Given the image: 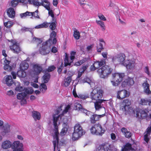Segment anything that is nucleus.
Wrapping results in <instances>:
<instances>
[{
  "instance_id": "6ab92c4d",
  "label": "nucleus",
  "mask_w": 151,
  "mask_h": 151,
  "mask_svg": "<svg viewBox=\"0 0 151 151\" xmlns=\"http://www.w3.org/2000/svg\"><path fill=\"white\" fill-rule=\"evenodd\" d=\"M131 104V102L129 100H124L121 104L120 109L123 111H126L127 108H129Z\"/></svg>"
},
{
  "instance_id": "b1692460",
  "label": "nucleus",
  "mask_w": 151,
  "mask_h": 151,
  "mask_svg": "<svg viewBox=\"0 0 151 151\" xmlns=\"http://www.w3.org/2000/svg\"><path fill=\"white\" fill-rule=\"evenodd\" d=\"M8 16L10 18L13 19L14 18L15 12L14 9L13 8L10 7L6 11Z\"/></svg>"
},
{
  "instance_id": "72a5a7b5",
  "label": "nucleus",
  "mask_w": 151,
  "mask_h": 151,
  "mask_svg": "<svg viewBox=\"0 0 151 151\" xmlns=\"http://www.w3.org/2000/svg\"><path fill=\"white\" fill-rule=\"evenodd\" d=\"M100 43L99 45L97 46V51L99 52H101V50L104 49L103 47V44H105V42L103 39H101L99 40Z\"/></svg>"
},
{
  "instance_id": "09e8293b",
  "label": "nucleus",
  "mask_w": 151,
  "mask_h": 151,
  "mask_svg": "<svg viewBox=\"0 0 151 151\" xmlns=\"http://www.w3.org/2000/svg\"><path fill=\"white\" fill-rule=\"evenodd\" d=\"M65 127L64 126L63 128L62 129L61 132V133L62 134H65L66 133L67 131L68 130V126L67 124H65Z\"/></svg>"
},
{
  "instance_id": "680f3d73",
  "label": "nucleus",
  "mask_w": 151,
  "mask_h": 151,
  "mask_svg": "<svg viewBox=\"0 0 151 151\" xmlns=\"http://www.w3.org/2000/svg\"><path fill=\"white\" fill-rule=\"evenodd\" d=\"M88 67L87 65H83V66L79 69V71L84 73V72L87 69Z\"/></svg>"
},
{
  "instance_id": "a878e982",
  "label": "nucleus",
  "mask_w": 151,
  "mask_h": 151,
  "mask_svg": "<svg viewBox=\"0 0 151 151\" xmlns=\"http://www.w3.org/2000/svg\"><path fill=\"white\" fill-rule=\"evenodd\" d=\"M106 101L104 99L96 101L94 103V106L95 109L96 110H99L100 109H101L102 108L101 105V104L104 101Z\"/></svg>"
},
{
  "instance_id": "f257e3e1",
  "label": "nucleus",
  "mask_w": 151,
  "mask_h": 151,
  "mask_svg": "<svg viewBox=\"0 0 151 151\" xmlns=\"http://www.w3.org/2000/svg\"><path fill=\"white\" fill-rule=\"evenodd\" d=\"M85 132L79 123L76 124L74 127V132L73 133L72 139L73 141L77 140L85 134Z\"/></svg>"
},
{
  "instance_id": "603ef678",
  "label": "nucleus",
  "mask_w": 151,
  "mask_h": 151,
  "mask_svg": "<svg viewBox=\"0 0 151 151\" xmlns=\"http://www.w3.org/2000/svg\"><path fill=\"white\" fill-rule=\"evenodd\" d=\"M38 9H37L35 12H32V17H34L35 18L40 19V17L38 14Z\"/></svg>"
},
{
  "instance_id": "423d86ee",
  "label": "nucleus",
  "mask_w": 151,
  "mask_h": 151,
  "mask_svg": "<svg viewBox=\"0 0 151 151\" xmlns=\"http://www.w3.org/2000/svg\"><path fill=\"white\" fill-rule=\"evenodd\" d=\"M124 76V73H115L112 74V81L111 82L114 86H117L122 80Z\"/></svg>"
},
{
  "instance_id": "58836bf2",
  "label": "nucleus",
  "mask_w": 151,
  "mask_h": 151,
  "mask_svg": "<svg viewBox=\"0 0 151 151\" xmlns=\"http://www.w3.org/2000/svg\"><path fill=\"white\" fill-rule=\"evenodd\" d=\"M140 104L142 105H146L148 104L149 105V101L146 99H141L139 102Z\"/></svg>"
},
{
  "instance_id": "6e6d98bb",
  "label": "nucleus",
  "mask_w": 151,
  "mask_h": 151,
  "mask_svg": "<svg viewBox=\"0 0 151 151\" xmlns=\"http://www.w3.org/2000/svg\"><path fill=\"white\" fill-rule=\"evenodd\" d=\"M63 63L62 61L61 64L58 67L57 71L59 74H60L61 73V71L63 67Z\"/></svg>"
},
{
  "instance_id": "4be33fe9",
  "label": "nucleus",
  "mask_w": 151,
  "mask_h": 151,
  "mask_svg": "<svg viewBox=\"0 0 151 151\" xmlns=\"http://www.w3.org/2000/svg\"><path fill=\"white\" fill-rule=\"evenodd\" d=\"M139 114H140V116L142 119L146 118L148 115L147 112L145 110L139 109V111L136 112V116L137 117L139 116Z\"/></svg>"
},
{
  "instance_id": "ea45409f",
  "label": "nucleus",
  "mask_w": 151,
  "mask_h": 151,
  "mask_svg": "<svg viewBox=\"0 0 151 151\" xmlns=\"http://www.w3.org/2000/svg\"><path fill=\"white\" fill-rule=\"evenodd\" d=\"M26 96L25 92H22L18 93L17 95V98L19 100H21L24 99Z\"/></svg>"
},
{
  "instance_id": "e433bc0d",
  "label": "nucleus",
  "mask_w": 151,
  "mask_h": 151,
  "mask_svg": "<svg viewBox=\"0 0 151 151\" xmlns=\"http://www.w3.org/2000/svg\"><path fill=\"white\" fill-rule=\"evenodd\" d=\"M132 145L129 143H126L123 148L121 151H128L131 149Z\"/></svg>"
},
{
  "instance_id": "6e6552de",
  "label": "nucleus",
  "mask_w": 151,
  "mask_h": 151,
  "mask_svg": "<svg viewBox=\"0 0 151 151\" xmlns=\"http://www.w3.org/2000/svg\"><path fill=\"white\" fill-rule=\"evenodd\" d=\"M70 54V60H69L68 55L66 52L65 53V58L64 59V66L65 67H66L68 65L70 66L71 64L73 63V60L75 58V55H76V52L73 51H72Z\"/></svg>"
},
{
  "instance_id": "0e129e2a",
  "label": "nucleus",
  "mask_w": 151,
  "mask_h": 151,
  "mask_svg": "<svg viewBox=\"0 0 151 151\" xmlns=\"http://www.w3.org/2000/svg\"><path fill=\"white\" fill-rule=\"evenodd\" d=\"M145 132L150 135L151 134V126L147 128Z\"/></svg>"
},
{
  "instance_id": "864d4df0",
  "label": "nucleus",
  "mask_w": 151,
  "mask_h": 151,
  "mask_svg": "<svg viewBox=\"0 0 151 151\" xmlns=\"http://www.w3.org/2000/svg\"><path fill=\"white\" fill-rule=\"evenodd\" d=\"M75 107L76 108V109L78 110H80L82 109V106L81 104L79 103H76L75 104Z\"/></svg>"
},
{
  "instance_id": "a18cd8bd",
  "label": "nucleus",
  "mask_w": 151,
  "mask_h": 151,
  "mask_svg": "<svg viewBox=\"0 0 151 151\" xmlns=\"http://www.w3.org/2000/svg\"><path fill=\"white\" fill-rule=\"evenodd\" d=\"M55 68V67L53 65L50 66L48 67L47 69L46 70H45V73L47 71L48 72H51L54 70Z\"/></svg>"
},
{
  "instance_id": "9d476101",
  "label": "nucleus",
  "mask_w": 151,
  "mask_h": 151,
  "mask_svg": "<svg viewBox=\"0 0 151 151\" xmlns=\"http://www.w3.org/2000/svg\"><path fill=\"white\" fill-rule=\"evenodd\" d=\"M12 45L9 46L10 50L14 53L18 54L21 51L19 43L13 40H11Z\"/></svg>"
},
{
  "instance_id": "c756f323",
  "label": "nucleus",
  "mask_w": 151,
  "mask_h": 151,
  "mask_svg": "<svg viewBox=\"0 0 151 151\" xmlns=\"http://www.w3.org/2000/svg\"><path fill=\"white\" fill-rule=\"evenodd\" d=\"M29 67V64L26 61L22 62L20 65V68L21 70H27Z\"/></svg>"
},
{
  "instance_id": "49530a36",
  "label": "nucleus",
  "mask_w": 151,
  "mask_h": 151,
  "mask_svg": "<svg viewBox=\"0 0 151 151\" xmlns=\"http://www.w3.org/2000/svg\"><path fill=\"white\" fill-rule=\"evenodd\" d=\"M19 0H13L11 2V6L12 7H16L18 4Z\"/></svg>"
},
{
  "instance_id": "0eeeda50",
  "label": "nucleus",
  "mask_w": 151,
  "mask_h": 151,
  "mask_svg": "<svg viewBox=\"0 0 151 151\" xmlns=\"http://www.w3.org/2000/svg\"><path fill=\"white\" fill-rule=\"evenodd\" d=\"M52 45L48 42L45 43V42H44L43 43L42 46L40 48V53L43 55H46L48 54L50 51L51 47Z\"/></svg>"
},
{
  "instance_id": "f03ea898",
  "label": "nucleus",
  "mask_w": 151,
  "mask_h": 151,
  "mask_svg": "<svg viewBox=\"0 0 151 151\" xmlns=\"http://www.w3.org/2000/svg\"><path fill=\"white\" fill-rule=\"evenodd\" d=\"M113 71V69L109 66L105 65L99 69L97 72L100 77L105 78H107Z\"/></svg>"
},
{
  "instance_id": "5701e85b",
  "label": "nucleus",
  "mask_w": 151,
  "mask_h": 151,
  "mask_svg": "<svg viewBox=\"0 0 151 151\" xmlns=\"http://www.w3.org/2000/svg\"><path fill=\"white\" fill-rule=\"evenodd\" d=\"M110 148V145L108 143L105 142L100 145L98 147V149L101 151H108Z\"/></svg>"
},
{
  "instance_id": "1a4fd4ad",
  "label": "nucleus",
  "mask_w": 151,
  "mask_h": 151,
  "mask_svg": "<svg viewBox=\"0 0 151 151\" xmlns=\"http://www.w3.org/2000/svg\"><path fill=\"white\" fill-rule=\"evenodd\" d=\"M50 3L48 0H45L44 1L42 2L40 5V6H42L44 7L48 11V15L52 17V20L56 19L55 17L53 11L50 9Z\"/></svg>"
},
{
  "instance_id": "7ed1b4c3",
  "label": "nucleus",
  "mask_w": 151,
  "mask_h": 151,
  "mask_svg": "<svg viewBox=\"0 0 151 151\" xmlns=\"http://www.w3.org/2000/svg\"><path fill=\"white\" fill-rule=\"evenodd\" d=\"M59 116L57 117L54 116L53 121V124L54 126V131H55V137H54V138L56 139V140L53 141L54 149L55 150L56 148L57 145H58L59 141L58 132V127L57 125V122L59 118Z\"/></svg>"
},
{
  "instance_id": "de8ad7c7",
  "label": "nucleus",
  "mask_w": 151,
  "mask_h": 151,
  "mask_svg": "<svg viewBox=\"0 0 151 151\" xmlns=\"http://www.w3.org/2000/svg\"><path fill=\"white\" fill-rule=\"evenodd\" d=\"M96 22L98 24L100 25L104 30L105 29V27L104 22L100 20H97Z\"/></svg>"
},
{
  "instance_id": "8fccbe9b",
  "label": "nucleus",
  "mask_w": 151,
  "mask_h": 151,
  "mask_svg": "<svg viewBox=\"0 0 151 151\" xmlns=\"http://www.w3.org/2000/svg\"><path fill=\"white\" fill-rule=\"evenodd\" d=\"M73 36L76 39L78 40L79 39L80 37V33L77 30L75 31L74 32Z\"/></svg>"
},
{
  "instance_id": "f704fd0d",
  "label": "nucleus",
  "mask_w": 151,
  "mask_h": 151,
  "mask_svg": "<svg viewBox=\"0 0 151 151\" xmlns=\"http://www.w3.org/2000/svg\"><path fill=\"white\" fill-rule=\"evenodd\" d=\"M49 25V23L46 22L43 23L42 24L36 26L35 28L36 29H40L43 28H47L48 27Z\"/></svg>"
},
{
  "instance_id": "473e14b6",
  "label": "nucleus",
  "mask_w": 151,
  "mask_h": 151,
  "mask_svg": "<svg viewBox=\"0 0 151 151\" xmlns=\"http://www.w3.org/2000/svg\"><path fill=\"white\" fill-rule=\"evenodd\" d=\"M72 79L71 76H69L65 78L64 79L63 86L65 87H67L68 86L71 81Z\"/></svg>"
},
{
  "instance_id": "a19ab883",
  "label": "nucleus",
  "mask_w": 151,
  "mask_h": 151,
  "mask_svg": "<svg viewBox=\"0 0 151 151\" xmlns=\"http://www.w3.org/2000/svg\"><path fill=\"white\" fill-rule=\"evenodd\" d=\"M150 138V135L144 132V140L147 143H148Z\"/></svg>"
},
{
  "instance_id": "a211bd4d",
  "label": "nucleus",
  "mask_w": 151,
  "mask_h": 151,
  "mask_svg": "<svg viewBox=\"0 0 151 151\" xmlns=\"http://www.w3.org/2000/svg\"><path fill=\"white\" fill-rule=\"evenodd\" d=\"M33 68L35 74L36 75H39L41 72L45 73L44 70H42V67L40 65L38 64H34L33 65Z\"/></svg>"
},
{
  "instance_id": "bf43d9fd",
  "label": "nucleus",
  "mask_w": 151,
  "mask_h": 151,
  "mask_svg": "<svg viewBox=\"0 0 151 151\" xmlns=\"http://www.w3.org/2000/svg\"><path fill=\"white\" fill-rule=\"evenodd\" d=\"M122 86L123 87H126L127 86H129L128 83L127 81V79H125L122 83Z\"/></svg>"
},
{
  "instance_id": "e2e57ef3",
  "label": "nucleus",
  "mask_w": 151,
  "mask_h": 151,
  "mask_svg": "<svg viewBox=\"0 0 151 151\" xmlns=\"http://www.w3.org/2000/svg\"><path fill=\"white\" fill-rule=\"evenodd\" d=\"M145 132L150 135L151 134V126L147 128Z\"/></svg>"
},
{
  "instance_id": "2f4dec72",
  "label": "nucleus",
  "mask_w": 151,
  "mask_h": 151,
  "mask_svg": "<svg viewBox=\"0 0 151 151\" xmlns=\"http://www.w3.org/2000/svg\"><path fill=\"white\" fill-rule=\"evenodd\" d=\"M5 81L6 84L9 86H11L13 83V81L11 76H6Z\"/></svg>"
},
{
  "instance_id": "052dcab7",
  "label": "nucleus",
  "mask_w": 151,
  "mask_h": 151,
  "mask_svg": "<svg viewBox=\"0 0 151 151\" xmlns=\"http://www.w3.org/2000/svg\"><path fill=\"white\" fill-rule=\"evenodd\" d=\"M98 16L99 18L102 20L106 21V19L105 17L102 14H98Z\"/></svg>"
},
{
  "instance_id": "aec40b11",
  "label": "nucleus",
  "mask_w": 151,
  "mask_h": 151,
  "mask_svg": "<svg viewBox=\"0 0 151 151\" xmlns=\"http://www.w3.org/2000/svg\"><path fill=\"white\" fill-rule=\"evenodd\" d=\"M73 95L75 98H78L83 100L90 98L88 94H80L77 95L76 90L73 89L72 92Z\"/></svg>"
},
{
  "instance_id": "f8f14e48",
  "label": "nucleus",
  "mask_w": 151,
  "mask_h": 151,
  "mask_svg": "<svg viewBox=\"0 0 151 151\" xmlns=\"http://www.w3.org/2000/svg\"><path fill=\"white\" fill-rule=\"evenodd\" d=\"M135 61L132 60H125L123 63V65L128 69H133L136 65Z\"/></svg>"
},
{
  "instance_id": "412c9836",
  "label": "nucleus",
  "mask_w": 151,
  "mask_h": 151,
  "mask_svg": "<svg viewBox=\"0 0 151 151\" xmlns=\"http://www.w3.org/2000/svg\"><path fill=\"white\" fill-rule=\"evenodd\" d=\"M121 131L124 137L127 138H131L132 135V133L125 128L123 127L121 128Z\"/></svg>"
},
{
  "instance_id": "774afa93",
  "label": "nucleus",
  "mask_w": 151,
  "mask_h": 151,
  "mask_svg": "<svg viewBox=\"0 0 151 151\" xmlns=\"http://www.w3.org/2000/svg\"><path fill=\"white\" fill-rule=\"evenodd\" d=\"M15 90L17 91L21 92L23 90V88L22 86H18L16 87Z\"/></svg>"
},
{
  "instance_id": "338daca9",
  "label": "nucleus",
  "mask_w": 151,
  "mask_h": 151,
  "mask_svg": "<svg viewBox=\"0 0 151 151\" xmlns=\"http://www.w3.org/2000/svg\"><path fill=\"white\" fill-rule=\"evenodd\" d=\"M144 71L148 75H150V72L149 68L148 66H147L145 67L144 68Z\"/></svg>"
},
{
  "instance_id": "4d7b16f0",
  "label": "nucleus",
  "mask_w": 151,
  "mask_h": 151,
  "mask_svg": "<svg viewBox=\"0 0 151 151\" xmlns=\"http://www.w3.org/2000/svg\"><path fill=\"white\" fill-rule=\"evenodd\" d=\"M81 82L83 83H87L89 84H90L91 81L88 78L86 77L81 80Z\"/></svg>"
},
{
  "instance_id": "dca6fc26",
  "label": "nucleus",
  "mask_w": 151,
  "mask_h": 151,
  "mask_svg": "<svg viewBox=\"0 0 151 151\" xmlns=\"http://www.w3.org/2000/svg\"><path fill=\"white\" fill-rule=\"evenodd\" d=\"M105 63V59L101 60L100 61L96 62L91 66L90 70L91 71H94L104 65Z\"/></svg>"
},
{
  "instance_id": "5fc2aeb1",
  "label": "nucleus",
  "mask_w": 151,
  "mask_h": 151,
  "mask_svg": "<svg viewBox=\"0 0 151 151\" xmlns=\"http://www.w3.org/2000/svg\"><path fill=\"white\" fill-rule=\"evenodd\" d=\"M32 42H33L37 43V44L38 45L39 44H40L42 41L40 39L36 37H34L32 39Z\"/></svg>"
},
{
  "instance_id": "bb28decb",
  "label": "nucleus",
  "mask_w": 151,
  "mask_h": 151,
  "mask_svg": "<svg viewBox=\"0 0 151 151\" xmlns=\"http://www.w3.org/2000/svg\"><path fill=\"white\" fill-rule=\"evenodd\" d=\"M12 144L11 142L9 140H6L4 141L2 144L1 146L2 148L7 149L12 147Z\"/></svg>"
},
{
  "instance_id": "7c9ffc66",
  "label": "nucleus",
  "mask_w": 151,
  "mask_h": 151,
  "mask_svg": "<svg viewBox=\"0 0 151 151\" xmlns=\"http://www.w3.org/2000/svg\"><path fill=\"white\" fill-rule=\"evenodd\" d=\"M32 115L35 120H40L41 118L40 113L37 111H33L32 112Z\"/></svg>"
},
{
  "instance_id": "f3484780",
  "label": "nucleus",
  "mask_w": 151,
  "mask_h": 151,
  "mask_svg": "<svg viewBox=\"0 0 151 151\" xmlns=\"http://www.w3.org/2000/svg\"><path fill=\"white\" fill-rule=\"evenodd\" d=\"M105 115V114L101 115H98L96 114H93L90 118V123L92 124H95L97 121L99 120L100 118L104 117Z\"/></svg>"
},
{
  "instance_id": "37998d69",
  "label": "nucleus",
  "mask_w": 151,
  "mask_h": 151,
  "mask_svg": "<svg viewBox=\"0 0 151 151\" xmlns=\"http://www.w3.org/2000/svg\"><path fill=\"white\" fill-rule=\"evenodd\" d=\"M40 91L43 93H44L47 89V86L45 83L41 84L40 86Z\"/></svg>"
},
{
  "instance_id": "3c124183",
  "label": "nucleus",
  "mask_w": 151,
  "mask_h": 151,
  "mask_svg": "<svg viewBox=\"0 0 151 151\" xmlns=\"http://www.w3.org/2000/svg\"><path fill=\"white\" fill-rule=\"evenodd\" d=\"M127 80L129 86H132L134 84V81L133 78L129 77L127 79Z\"/></svg>"
},
{
  "instance_id": "20e7f679",
  "label": "nucleus",
  "mask_w": 151,
  "mask_h": 151,
  "mask_svg": "<svg viewBox=\"0 0 151 151\" xmlns=\"http://www.w3.org/2000/svg\"><path fill=\"white\" fill-rule=\"evenodd\" d=\"M91 133L97 135L102 136L105 132L104 128L99 123L95 124L90 129Z\"/></svg>"
},
{
  "instance_id": "69168bd1",
  "label": "nucleus",
  "mask_w": 151,
  "mask_h": 151,
  "mask_svg": "<svg viewBox=\"0 0 151 151\" xmlns=\"http://www.w3.org/2000/svg\"><path fill=\"white\" fill-rule=\"evenodd\" d=\"M33 92V90H32V91H31L30 92H29V89L27 88H24V92H25V93L26 94H32Z\"/></svg>"
},
{
  "instance_id": "c03bdc74",
  "label": "nucleus",
  "mask_w": 151,
  "mask_h": 151,
  "mask_svg": "<svg viewBox=\"0 0 151 151\" xmlns=\"http://www.w3.org/2000/svg\"><path fill=\"white\" fill-rule=\"evenodd\" d=\"M70 108V105H68L65 108L64 110L63 111V113L60 115H59L56 117H58V116H60V117H61V115H63V114L64 113H67L68 111V110ZM55 117H56L55 116Z\"/></svg>"
},
{
  "instance_id": "c9c22d12",
  "label": "nucleus",
  "mask_w": 151,
  "mask_h": 151,
  "mask_svg": "<svg viewBox=\"0 0 151 151\" xmlns=\"http://www.w3.org/2000/svg\"><path fill=\"white\" fill-rule=\"evenodd\" d=\"M49 23V27L52 30H54L56 28L57 23L56 19L55 20H52V22Z\"/></svg>"
},
{
  "instance_id": "4c0bfd02",
  "label": "nucleus",
  "mask_w": 151,
  "mask_h": 151,
  "mask_svg": "<svg viewBox=\"0 0 151 151\" xmlns=\"http://www.w3.org/2000/svg\"><path fill=\"white\" fill-rule=\"evenodd\" d=\"M24 70H19L17 73V75L19 77L25 78L26 76V73Z\"/></svg>"
},
{
  "instance_id": "79ce46f5",
  "label": "nucleus",
  "mask_w": 151,
  "mask_h": 151,
  "mask_svg": "<svg viewBox=\"0 0 151 151\" xmlns=\"http://www.w3.org/2000/svg\"><path fill=\"white\" fill-rule=\"evenodd\" d=\"M13 22L11 21H9L6 22H4V25L7 28H9L13 25Z\"/></svg>"
},
{
  "instance_id": "cd10ccee",
  "label": "nucleus",
  "mask_w": 151,
  "mask_h": 151,
  "mask_svg": "<svg viewBox=\"0 0 151 151\" xmlns=\"http://www.w3.org/2000/svg\"><path fill=\"white\" fill-rule=\"evenodd\" d=\"M3 131L1 132V134L2 135H4L8 133L10 131V125L8 124L7 123L4 126H3Z\"/></svg>"
},
{
  "instance_id": "9b49d317",
  "label": "nucleus",
  "mask_w": 151,
  "mask_h": 151,
  "mask_svg": "<svg viewBox=\"0 0 151 151\" xmlns=\"http://www.w3.org/2000/svg\"><path fill=\"white\" fill-rule=\"evenodd\" d=\"M125 56L123 53H120L113 57L112 61L113 63L118 62L121 63L123 65V63L124 62Z\"/></svg>"
},
{
  "instance_id": "4468645a",
  "label": "nucleus",
  "mask_w": 151,
  "mask_h": 151,
  "mask_svg": "<svg viewBox=\"0 0 151 151\" xmlns=\"http://www.w3.org/2000/svg\"><path fill=\"white\" fill-rule=\"evenodd\" d=\"M57 35V33L54 30L51 33L50 35L49 39L47 41H45V43H48L52 45H55L57 42V39L55 37Z\"/></svg>"
},
{
  "instance_id": "13d9d810",
  "label": "nucleus",
  "mask_w": 151,
  "mask_h": 151,
  "mask_svg": "<svg viewBox=\"0 0 151 151\" xmlns=\"http://www.w3.org/2000/svg\"><path fill=\"white\" fill-rule=\"evenodd\" d=\"M4 69L5 70L10 71L12 69V67L8 65H5L4 66Z\"/></svg>"
},
{
  "instance_id": "ddd939ff",
  "label": "nucleus",
  "mask_w": 151,
  "mask_h": 151,
  "mask_svg": "<svg viewBox=\"0 0 151 151\" xmlns=\"http://www.w3.org/2000/svg\"><path fill=\"white\" fill-rule=\"evenodd\" d=\"M23 144L19 141H14L12 144V148L14 149L13 151H23Z\"/></svg>"
},
{
  "instance_id": "39448f33",
  "label": "nucleus",
  "mask_w": 151,
  "mask_h": 151,
  "mask_svg": "<svg viewBox=\"0 0 151 151\" xmlns=\"http://www.w3.org/2000/svg\"><path fill=\"white\" fill-rule=\"evenodd\" d=\"M104 91L101 89L95 88L90 93L91 100L98 101L101 100L103 96Z\"/></svg>"
},
{
  "instance_id": "c85d7f7f",
  "label": "nucleus",
  "mask_w": 151,
  "mask_h": 151,
  "mask_svg": "<svg viewBox=\"0 0 151 151\" xmlns=\"http://www.w3.org/2000/svg\"><path fill=\"white\" fill-rule=\"evenodd\" d=\"M45 74L42 77L44 83H48L50 78V75L48 73H44Z\"/></svg>"
},
{
  "instance_id": "2eb2a0df",
  "label": "nucleus",
  "mask_w": 151,
  "mask_h": 151,
  "mask_svg": "<svg viewBox=\"0 0 151 151\" xmlns=\"http://www.w3.org/2000/svg\"><path fill=\"white\" fill-rule=\"evenodd\" d=\"M129 95V92L126 90H123L117 92V97L119 99H122L128 97Z\"/></svg>"
},
{
  "instance_id": "393cba45",
  "label": "nucleus",
  "mask_w": 151,
  "mask_h": 151,
  "mask_svg": "<svg viewBox=\"0 0 151 151\" xmlns=\"http://www.w3.org/2000/svg\"><path fill=\"white\" fill-rule=\"evenodd\" d=\"M142 86L144 88V91L147 94H149L151 93V91L150 90L149 84L147 83L146 81L142 84Z\"/></svg>"
}]
</instances>
